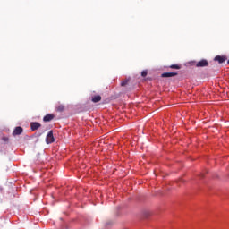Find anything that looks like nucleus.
Listing matches in <instances>:
<instances>
[{
    "mask_svg": "<svg viewBox=\"0 0 229 229\" xmlns=\"http://www.w3.org/2000/svg\"><path fill=\"white\" fill-rule=\"evenodd\" d=\"M47 144H53L55 142V136H53V131H50L46 138Z\"/></svg>",
    "mask_w": 229,
    "mask_h": 229,
    "instance_id": "nucleus-1",
    "label": "nucleus"
},
{
    "mask_svg": "<svg viewBox=\"0 0 229 229\" xmlns=\"http://www.w3.org/2000/svg\"><path fill=\"white\" fill-rule=\"evenodd\" d=\"M196 67H208V61L202 59L197 63Z\"/></svg>",
    "mask_w": 229,
    "mask_h": 229,
    "instance_id": "nucleus-2",
    "label": "nucleus"
},
{
    "mask_svg": "<svg viewBox=\"0 0 229 229\" xmlns=\"http://www.w3.org/2000/svg\"><path fill=\"white\" fill-rule=\"evenodd\" d=\"M215 62H218V64H224V62H226V60H228V58H226V56H221V55H216L214 58Z\"/></svg>",
    "mask_w": 229,
    "mask_h": 229,
    "instance_id": "nucleus-3",
    "label": "nucleus"
},
{
    "mask_svg": "<svg viewBox=\"0 0 229 229\" xmlns=\"http://www.w3.org/2000/svg\"><path fill=\"white\" fill-rule=\"evenodd\" d=\"M22 131H24V130L22 129V127L18 126L16 127L13 131V136L16 137V135H21Z\"/></svg>",
    "mask_w": 229,
    "mask_h": 229,
    "instance_id": "nucleus-4",
    "label": "nucleus"
},
{
    "mask_svg": "<svg viewBox=\"0 0 229 229\" xmlns=\"http://www.w3.org/2000/svg\"><path fill=\"white\" fill-rule=\"evenodd\" d=\"M40 126H42V125L39 123L32 122L30 123V130L32 131H35L36 130H38V128H40Z\"/></svg>",
    "mask_w": 229,
    "mask_h": 229,
    "instance_id": "nucleus-5",
    "label": "nucleus"
},
{
    "mask_svg": "<svg viewBox=\"0 0 229 229\" xmlns=\"http://www.w3.org/2000/svg\"><path fill=\"white\" fill-rule=\"evenodd\" d=\"M174 76H178L176 72H164L161 74V78H173Z\"/></svg>",
    "mask_w": 229,
    "mask_h": 229,
    "instance_id": "nucleus-6",
    "label": "nucleus"
},
{
    "mask_svg": "<svg viewBox=\"0 0 229 229\" xmlns=\"http://www.w3.org/2000/svg\"><path fill=\"white\" fill-rule=\"evenodd\" d=\"M53 119H55V115L47 114L46 116H44L43 121L44 123H49V121H53Z\"/></svg>",
    "mask_w": 229,
    "mask_h": 229,
    "instance_id": "nucleus-7",
    "label": "nucleus"
},
{
    "mask_svg": "<svg viewBox=\"0 0 229 229\" xmlns=\"http://www.w3.org/2000/svg\"><path fill=\"white\" fill-rule=\"evenodd\" d=\"M56 112H64L65 110V106L62 104L58 105L55 107Z\"/></svg>",
    "mask_w": 229,
    "mask_h": 229,
    "instance_id": "nucleus-8",
    "label": "nucleus"
},
{
    "mask_svg": "<svg viewBox=\"0 0 229 229\" xmlns=\"http://www.w3.org/2000/svg\"><path fill=\"white\" fill-rule=\"evenodd\" d=\"M92 101H93V103H99V101H101V96L97 95V96L93 97Z\"/></svg>",
    "mask_w": 229,
    "mask_h": 229,
    "instance_id": "nucleus-9",
    "label": "nucleus"
},
{
    "mask_svg": "<svg viewBox=\"0 0 229 229\" xmlns=\"http://www.w3.org/2000/svg\"><path fill=\"white\" fill-rule=\"evenodd\" d=\"M169 67L170 69H182V66L180 64H172Z\"/></svg>",
    "mask_w": 229,
    "mask_h": 229,
    "instance_id": "nucleus-10",
    "label": "nucleus"
},
{
    "mask_svg": "<svg viewBox=\"0 0 229 229\" xmlns=\"http://www.w3.org/2000/svg\"><path fill=\"white\" fill-rule=\"evenodd\" d=\"M128 80L122 81L121 87H126V85H128Z\"/></svg>",
    "mask_w": 229,
    "mask_h": 229,
    "instance_id": "nucleus-11",
    "label": "nucleus"
},
{
    "mask_svg": "<svg viewBox=\"0 0 229 229\" xmlns=\"http://www.w3.org/2000/svg\"><path fill=\"white\" fill-rule=\"evenodd\" d=\"M141 76H142L143 78H146V76H148V71H146V70L142 71V72H141Z\"/></svg>",
    "mask_w": 229,
    "mask_h": 229,
    "instance_id": "nucleus-12",
    "label": "nucleus"
}]
</instances>
